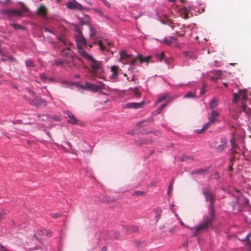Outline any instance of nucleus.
I'll list each match as a JSON object with an SVG mask.
<instances>
[{"label": "nucleus", "instance_id": "obj_1", "mask_svg": "<svg viewBox=\"0 0 251 251\" xmlns=\"http://www.w3.org/2000/svg\"><path fill=\"white\" fill-rule=\"evenodd\" d=\"M79 52L80 54L89 62L92 69L91 72L94 75L97 76L98 73L102 74L104 72L103 62L102 61L95 60L91 55L89 54L83 50H81Z\"/></svg>", "mask_w": 251, "mask_h": 251}, {"label": "nucleus", "instance_id": "obj_2", "mask_svg": "<svg viewBox=\"0 0 251 251\" xmlns=\"http://www.w3.org/2000/svg\"><path fill=\"white\" fill-rule=\"evenodd\" d=\"M120 59L123 63L130 65L129 70H133L135 69L134 65L137 60H139L141 63H148L151 59V57L148 56L144 57L142 55H139L136 57H132L131 55L128 54L125 51H122L120 53Z\"/></svg>", "mask_w": 251, "mask_h": 251}, {"label": "nucleus", "instance_id": "obj_3", "mask_svg": "<svg viewBox=\"0 0 251 251\" xmlns=\"http://www.w3.org/2000/svg\"><path fill=\"white\" fill-rule=\"evenodd\" d=\"M214 217L215 214H211V213H209L208 216H204L202 221L194 227L193 235L197 236L200 233L207 231L210 227L212 226Z\"/></svg>", "mask_w": 251, "mask_h": 251}, {"label": "nucleus", "instance_id": "obj_4", "mask_svg": "<svg viewBox=\"0 0 251 251\" xmlns=\"http://www.w3.org/2000/svg\"><path fill=\"white\" fill-rule=\"evenodd\" d=\"M27 90L29 94L32 96V98L28 97L26 95H24V98L30 104L37 107L39 106H46L47 102L45 100L40 97L36 96L35 93L34 91H32L29 89H27Z\"/></svg>", "mask_w": 251, "mask_h": 251}, {"label": "nucleus", "instance_id": "obj_5", "mask_svg": "<svg viewBox=\"0 0 251 251\" xmlns=\"http://www.w3.org/2000/svg\"><path fill=\"white\" fill-rule=\"evenodd\" d=\"M202 193L205 196L206 201H209V213H211V214H215V211L214 209V205L215 201L214 195L213 194L212 192L210 191L209 189L207 187H205L203 188Z\"/></svg>", "mask_w": 251, "mask_h": 251}, {"label": "nucleus", "instance_id": "obj_6", "mask_svg": "<svg viewBox=\"0 0 251 251\" xmlns=\"http://www.w3.org/2000/svg\"><path fill=\"white\" fill-rule=\"evenodd\" d=\"M65 46V44L64 41V65L65 64L71 68L75 66L74 56L69 48Z\"/></svg>", "mask_w": 251, "mask_h": 251}, {"label": "nucleus", "instance_id": "obj_7", "mask_svg": "<svg viewBox=\"0 0 251 251\" xmlns=\"http://www.w3.org/2000/svg\"><path fill=\"white\" fill-rule=\"evenodd\" d=\"M219 116V114L217 110H212L211 113H210L208 116L209 119L208 122L205 123L201 129H197L196 132L198 133H202L206 130L212 123L216 121Z\"/></svg>", "mask_w": 251, "mask_h": 251}, {"label": "nucleus", "instance_id": "obj_8", "mask_svg": "<svg viewBox=\"0 0 251 251\" xmlns=\"http://www.w3.org/2000/svg\"><path fill=\"white\" fill-rule=\"evenodd\" d=\"M64 118H65L68 123L72 125H78L83 126L84 124L81 121L77 119L74 115L70 111L64 112Z\"/></svg>", "mask_w": 251, "mask_h": 251}, {"label": "nucleus", "instance_id": "obj_9", "mask_svg": "<svg viewBox=\"0 0 251 251\" xmlns=\"http://www.w3.org/2000/svg\"><path fill=\"white\" fill-rule=\"evenodd\" d=\"M0 13L8 17H22L23 15L21 10L15 9H1Z\"/></svg>", "mask_w": 251, "mask_h": 251}, {"label": "nucleus", "instance_id": "obj_10", "mask_svg": "<svg viewBox=\"0 0 251 251\" xmlns=\"http://www.w3.org/2000/svg\"><path fill=\"white\" fill-rule=\"evenodd\" d=\"M247 99L246 91L240 90L238 93L233 94V102L236 103L238 100H240L242 104H245Z\"/></svg>", "mask_w": 251, "mask_h": 251}, {"label": "nucleus", "instance_id": "obj_11", "mask_svg": "<svg viewBox=\"0 0 251 251\" xmlns=\"http://www.w3.org/2000/svg\"><path fill=\"white\" fill-rule=\"evenodd\" d=\"M104 84L102 82H100L99 85H95L90 83L86 82L85 85L82 86L84 89H87L93 92H98L104 88Z\"/></svg>", "mask_w": 251, "mask_h": 251}, {"label": "nucleus", "instance_id": "obj_12", "mask_svg": "<svg viewBox=\"0 0 251 251\" xmlns=\"http://www.w3.org/2000/svg\"><path fill=\"white\" fill-rule=\"evenodd\" d=\"M75 32L76 33L75 34V38L76 41L77 42V43L80 44L82 45L83 46H86V41L84 37L83 36L82 32L80 30V29L78 27L75 28Z\"/></svg>", "mask_w": 251, "mask_h": 251}, {"label": "nucleus", "instance_id": "obj_13", "mask_svg": "<svg viewBox=\"0 0 251 251\" xmlns=\"http://www.w3.org/2000/svg\"><path fill=\"white\" fill-rule=\"evenodd\" d=\"M37 117L39 118H41L42 117H43V119H40L41 121H50L51 120L56 121V122H59L61 120L60 118H59L57 116H47L45 115L44 114H38L37 115Z\"/></svg>", "mask_w": 251, "mask_h": 251}, {"label": "nucleus", "instance_id": "obj_14", "mask_svg": "<svg viewBox=\"0 0 251 251\" xmlns=\"http://www.w3.org/2000/svg\"><path fill=\"white\" fill-rule=\"evenodd\" d=\"M67 7L70 9H83V6L74 0V2L69 1L66 4Z\"/></svg>", "mask_w": 251, "mask_h": 251}, {"label": "nucleus", "instance_id": "obj_15", "mask_svg": "<svg viewBox=\"0 0 251 251\" xmlns=\"http://www.w3.org/2000/svg\"><path fill=\"white\" fill-rule=\"evenodd\" d=\"M192 9L191 6L183 7L180 9V14L182 18L185 19H187L189 18V12Z\"/></svg>", "mask_w": 251, "mask_h": 251}, {"label": "nucleus", "instance_id": "obj_16", "mask_svg": "<svg viewBox=\"0 0 251 251\" xmlns=\"http://www.w3.org/2000/svg\"><path fill=\"white\" fill-rule=\"evenodd\" d=\"M47 10L48 9L46 6L41 5L38 8L36 12L39 16L42 17L43 18H46L47 17Z\"/></svg>", "mask_w": 251, "mask_h": 251}, {"label": "nucleus", "instance_id": "obj_17", "mask_svg": "<svg viewBox=\"0 0 251 251\" xmlns=\"http://www.w3.org/2000/svg\"><path fill=\"white\" fill-rule=\"evenodd\" d=\"M144 104V102H130L125 105V107L127 108L138 109L143 107Z\"/></svg>", "mask_w": 251, "mask_h": 251}, {"label": "nucleus", "instance_id": "obj_18", "mask_svg": "<svg viewBox=\"0 0 251 251\" xmlns=\"http://www.w3.org/2000/svg\"><path fill=\"white\" fill-rule=\"evenodd\" d=\"M110 70L112 74L110 76V78L112 79H117L118 77L119 67L115 65L112 66L111 67Z\"/></svg>", "mask_w": 251, "mask_h": 251}, {"label": "nucleus", "instance_id": "obj_19", "mask_svg": "<svg viewBox=\"0 0 251 251\" xmlns=\"http://www.w3.org/2000/svg\"><path fill=\"white\" fill-rule=\"evenodd\" d=\"M125 232L127 234H130L133 232H137L138 231L139 229L138 227L136 226H123Z\"/></svg>", "mask_w": 251, "mask_h": 251}, {"label": "nucleus", "instance_id": "obj_20", "mask_svg": "<svg viewBox=\"0 0 251 251\" xmlns=\"http://www.w3.org/2000/svg\"><path fill=\"white\" fill-rule=\"evenodd\" d=\"M208 170L207 169H198L194 170L191 173L192 175L195 174H199L201 175H205L207 174Z\"/></svg>", "mask_w": 251, "mask_h": 251}, {"label": "nucleus", "instance_id": "obj_21", "mask_svg": "<svg viewBox=\"0 0 251 251\" xmlns=\"http://www.w3.org/2000/svg\"><path fill=\"white\" fill-rule=\"evenodd\" d=\"M222 144L218 145L216 148V150L218 151H221L224 150L226 147V144L227 143L226 140L223 139H222Z\"/></svg>", "mask_w": 251, "mask_h": 251}, {"label": "nucleus", "instance_id": "obj_22", "mask_svg": "<svg viewBox=\"0 0 251 251\" xmlns=\"http://www.w3.org/2000/svg\"><path fill=\"white\" fill-rule=\"evenodd\" d=\"M183 53L187 59H190L194 60L197 58L195 55L193 54L192 53L189 51H184Z\"/></svg>", "mask_w": 251, "mask_h": 251}, {"label": "nucleus", "instance_id": "obj_23", "mask_svg": "<svg viewBox=\"0 0 251 251\" xmlns=\"http://www.w3.org/2000/svg\"><path fill=\"white\" fill-rule=\"evenodd\" d=\"M40 78L44 80L45 82L50 81V82H54V79L52 77H48L46 76L44 74H41L40 75Z\"/></svg>", "mask_w": 251, "mask_h": 251}, {"label": "nucleus", "instance_id": "obj_24", "mask_svg": "<svg viewBox=\"0 0 251 251\" xmlns=\"http://www.w3.org/2000/svg\"><path fill=\"white\" fill-rule=\"evenodd\" d=\"M218 105V100L216 99H213L209 103V106L210 109L213 110L214 108H215Z\"/></svg>", "mask_w": 251, "mask_h": 251}, {"label": "nucleus", "instance_id": "obj_25", "mask_svg": "<svg viewBox=\"0 0 251 251\" xmlns=\"http://www.w3.org/2000/svg\"><path fill=\"white\" fill-rule=\"evenodd\" d=\"M154 212L155 213V218L156 222H157L161 218L162 210L161 209L157 208L154 210Z\"/></svg>", "mask_w": 251, "mask_h": 251}, {"label": "nucleus", "instance_id": "obj_26", "mask_svg": "<svg viewBox=\"0 0 251 251\" xmlns=\"http://www.w3.org/2000/svg\"><path fill=\"white\" fill-rule=\"evenodd\" d=\"M168 97H169V95L168 94L160 95L159 96V98L158 99V100H157L156 103L157 104V103H159L164 101Z\"/></svg>", "mask_w": 251, "mask_h": 251}, {"label": "nucleus", "instance_id": "obj_27", "mask_svg": "<svg viewBox=\"0 0 251 251\" xmlns=\"http://www.w3.org/2000/svg\"><path fill=\"white\" fill-rule=\"evenodd\" d=\"M241 108L243 112H244L245 113H246L247 115H249L251 113V110L248 108L246 105L245 104H243L241 105Z\"/></svg>", "mask_w": 251, "mask_h": 251}, {"label": "nucleus", "instance_id": "obj_28", "mask_svg": "<svg viewBox=\"0 0 251 251\" xmlns=\"http://www.w3.org/2000/svg\"><path fill=\"white\" fill-rule=\"evenodd\" d=\"M10 25L15 29L24 30L25 28L23 26L15 23H10Z\"/></svg>", "mask_w": 251, "mask_h": 251}, {"label": "nucleus", "instance_id": "obj_29", "mask_svg": "<svg viewBox=\"0 0 251 251\" xmlns=\"http://www.w3.org/2000/svg\"><path fill=\"white\" fill-rule=\"evenodd\" d=\"M190 160H193V157L191 156L182 155L180 157V160L181 161H187Z\"/></svg>", "mask_w": 251, "mask_h": 251}, {"label": "nucleus", "instance_id": "obj_30", "mask_svg": "<svg viewBox=\"0 0 251 251\" xmlns=\"http://www.w3.org/2000/svg\"><path fill=\"white\" fill-rule=\"evenodd\" d=\"M214 75H216L215 79H218L221 77L222 75V72L220 70H216L214 72Z\"/></svg>", "mask_w": 251, "mask_h": 251}, {"label": "nucleus", "instance_id": "obj_31", "mask_svg": "<svg viewBox=\"0 0 251 251\" xmlns=\"http://www.w3.org/2000/svg\"><path fill=\"white\" fill-rule=\"evenodd\" d=\"M6 215L4 210L2 208H0V221L3 219Z\"/></svg>", "mask_w": 251, "mask_h": 251}, {"label": "nucleus", "instance_id": "obj_32", "mask_svg": "<svg viewBox=\"0 0 251 251\" xmlns=\"http://www.w3.org/2000/svg\"><path fill=\"white\" fill-rule=\"evenodd\" d=\"M97 44L99 45L101 50L103 51L106 49V47L103 45L101 41H98Z\"/></svg>", "mask_w": 251, "mask_h": 251}, {"label": "nucleus", "instance_id": "obj_33", "mask_svg": "<svg viewBox=\"0 0 251 251\" xmlns=\"http://www.w3.org/2000/svg\"><path fill=\"white\" fill-rule=\"evenodd\" d=\"M167 105L166 103L161 104L156 110V112L158 114H160L163 109L165 108V107Z\"/></svg>", "mask_w": 251, "mask_h": 251}, {"label": "nucleus", "instance_id": "obj_34", "mask_svg": "<svg viewBox=\"0 0 251 251\" xmlns=\"http://www.w3.org/2000/svg\"><path fill=\"white\" fill-rule=\"evenodd\" d=\"M25 65L27 67H34L33 62L31 60H27L25 61Z\"/></svg>", "mask_w": 251, "mask_h": 251}, {"label": "nucleus", "instance_id": "obj_35", "mask_svg": "<svg viewBox=\"0 0 251 251\" xmlns=\"http://www.w3.org/2000/svg\"><path fill=\"white\" fill-rule=\"evenodd\" d=\"M53 63L56 66H62L63 65V62L61 60L55 59L53 60Z\"/></svg>", "mask_w": 251, "mask_h": 251}, {"label": "nucleus", "instance_id": "obj_36", "mask_svg": "<svg viewBox=\"0 0 251 251\" xmlns=\"http://www.w3.org/2000/svg\"><path fill=\"white\" fill-rule=\"evenodd\" d=\"M133 92L134 93V94L136 97H139L141 96V93L139 92L137 88H134L133 90Z\"/></svg>", "mask_w": 251, "mask_h": 251}, {"label": "nucleus", "instance_id": "obj_37", "mask_svg": "<svg viewBox=\"0 0 251 251\" xmlns=\"http://www.w3.org/2000/svg\"><path fill=\"white\" fill-rule=\"evenodd\" d=\"M90 31H91L90 37H91V38H92L95 36L96 31L95 29L93 28L92 27H90Z\"/></svg>", "mask_w": 251, "mask_h": 251}, {"label": "nucleus", "instance_id": "obj_38", "mask_svg": "<svg viewBox=\"0 0 251 251\" xmlns=\"http://www.w3.org/2000/svg\"><path fill=\"white\" fill-rule=\"evenodd\" d=\"M185 98H194L195 97V94L191 92H190L186 94L185 96Z\"/></svg>", "mask_w": 251, "mask_h": 251}, {"label": "nucleus", "instance_id": "obj_39", "mask_svg": "<svg viewBox=\"0 0 251 251\" xmlns=\"http://www.w3.org/2000/svg\"><path fill=\"white\" fill-rule=\"evenodd\" d=\"M47 232L46 229H40V230H38L37 231V233L39 235H45V232Z\"/></svg>", "mask_w": 251, "mask_h": 251}, {"label": "nucleus", "instance_id": "obj_40", "mask_svg": "<svg viewBox=\"0 0 251 251\" xmlns=\"http://www.w3.org/2000/svg\"><path fill=\"white\" fill-rule=\"evenodd\" d=\"M144 194V192L137 191L133 193V195L136 196H142Z\"/></svg>", "mask_w": 251, "mask_h": 251}, {"label": "nucleus", "instance_id": "obj_41", "mask_svg": "<svg viewBox=\"0 0 251 251\" xmlns=\"http://www.w3.org/2000/svg\"><path fill=\"white\" fill-rule=\"evenodd\" d=\"M173 183H174V182L172 181V182H171V183H170V184L169 185V190H168V194H170L171 193V191L173 190Z\"/></svg>", "mask_w": 251, "mask_h": 251}, {"label": "nucleus", "instance_id": "obj_42", "mask_svg": "<svg viewBox=\"0 0 251 251\" xmlns=\"http://www.w3.org/2000/svg\"><path fill=\"white\" fill-rule=\"evenodd\" d=\"M163 42L167 45H171L172 43V41H171L169 39H165Z\"/></svg>", "mask_w": 251, "mask_h": 251}, {"label": "nucleus", "instance_id": "obj_43", "mask_svg": "<svg viewBox=\"0 0 251 251\" xmlns=\"http://www.w3.org/2000/svg\"><path fill=\"white\" fill-rule=\"evenodd\" d=\"M164 57V53L163 52H162L160 54L157 55L158 59L160 60H161Z\"/></svg>", "mask_w": 251, "mask_h": 251}, {"label": "nucleus", "instance_id": "obj_44", "mask_svg": "<svg viewBox=\"0 0 251 251\" xmlns=\"http://www.w3.org/2000/svg\"><path fill=\"white\" fill-rule=\"evenodd\" d=\"M102 1L107 7H110V3L108 1L106 0H102Z\"/></svg>", "mask_w": 251, "mask_h": 251}, {"label": "nucleus", "instance_id": "obj_45", "mask_svg": "<svg viewBox=\"0 0 251 251\" xmlns=\"http://www.w3.org/2000/svg\"><path fill=\"white\" fill-rule=\"evenodd\" d=\"M0 251H8V250L2 245L0 244Z\"/></svg>", "mask_w": 251, "mask_h": 251}, {"label": "nucleus", "instance_id": "obj_46", "mask_svg": "<svg viewBox=\"0 0 251 251\" xmlns=\"http://www.w3.org/2000/svg\"><path fill=\"white\" fill-rule=\"evenodd\" d=\"M51 216L54 218H56L61 216V215L60 214H58V213H54L51 215Z\"/></svg>", "mask_w": 251, "mask_h": 251}, {"label": "nucleus", "instance_id": "obj_47", "mask_svg": "<svg viewBox=\"0 0 251 251\" xmlns=\"http://www.w3.org/2000/svg\"><path fill=\"white\" fill-rule=\"evenodd\" d=\"M235 141V140H234V138L232 137L231 138V139L230 140V142L233 148H234L235 147V145H234V142Z\"/></svg>", "mask_w": 251, "mask_h": 251}, {"label": "nucleus", "instance_id": "obj_48", "mask_svg": "<svg viewBox=\"0 0 251 251\" xmlns=\"http://www.w3.org/2000/svg\"><path fill=\"white\" fill-rule=\"evenodd\" d=\"M206 92V90H205V87L203 86L201 90V95H203Z\"/></svg>", "mask_w": 251, "mask_h": 251}, {"label": "nucleus", "instance_id": "obj_49", "mask_svg": "<svg viewBox=\"0 0 251 251\" xmlns=\"http://www.w3.org/2000/svg\"><path fill=\"white\" fill-rule=\"evenodd\" d=\"M169 39H170V40L172 41V43L176 41V39L173 36H170Z\"/></svg>", "mask_w": 251, "mask_h": 251}, {"label": "nucleus", "instance_id": "obj_50", "mask_svg": "<svg viewBox=\"0 0 251 251\" xmlns=\"http://www.w3.org/2000/svg\"><path fill=\"white\" fill-rule=\"evenodd\" d=\"M7 59L10 60L11 62H13L15 60V58L12 56H7Z\"/></svg>", "mask_w": 251, "mask_h": 251}, {"label": "nucleus", "instance_id": "obj_51", "mask_svg": "<svg viewBox=\"0 0 251 251\" xmlns=\"http://www.w3.org/2000/svg\"><path fill=\"white\" fill-rule=\"evenodd\" d=\"M45 235L50 237L51 236V231L49 230H47V232H45Z\"/></svg>", "mask_w": 251, "mask_h": 251}, {"label": "nucleus", "instance_id": "obj_52", "mask_svg": "<svg viewBox=\"0 0 251 251\" xmlns=\"http://www.w3.org/2000/svg\"><path fill=\"white\" fill-rule=\"evenodd\" d=\"M1 60L2 61H5L7 60V56H6V55H4L2 58H1Z\"/></svg>", "mask_w": 251, "mask_h": 251}, {"label": "nucleus", "instance_id": "obj_53", "mask_svg": "<svg viewBox=\"0 0 251 251\" xmlns=\"http://www.w3.org/2000/svg\"><path fill=\"white\" fill-rule=\"evenodd\" d=\"M44 29H45V31L46 32H48L52 33V31L50 29H49L48 28L46 27V28H45Z\"/></svg>", "mask_w": 251, "mask_h": 251}, {"label": "nucleus", "instance_id": "obj_54", "mask_svg": "<svg viewBox=\"0 0 251 251\" xmlns=\"http://www.w3.org/2000/svg\"><path fill=\"white\" fill-rule=\"evenodd\" d=\"M53 47H54V48H58V44H56V43H53Z\"/></svg>", "mask_w": 251, "mask_h": 251}, {"label": "nucleus", "instance_id": "obj_55", "mask_svg": "<svg viewBox=\"0 0 251 251\" xmlns=\"http://www.w3.org/2000/svg\"><path fill=\"white\" fill-rule=\"evenodd\" d=\"M169 231L170 232H171V233H173L174 232V228H170V229H169Z\"/></svg>", "mask_w": 251, "mask_h": 251}, {"label": "nucleus", "instance_id": "obj_56", "mask_svg": "<svg viewBox=\"0 0 251 251\" xmlns=\"http://www.w3.org/2000/svg\"><path fill=\"white\" fill-rule=\"evenodd\" d=\"M33 237L34 238H35L37 240H38V241H40V239H39L37 237V236H36V234H34V235H33Z\"/></svg>", "mask_w": 251, "mask_h": 251}, {"label": "nucleus", "instance_id": "obj_57", "mask_svg": "<svg viewBox=\"0 0 251 251\" xmlns=\"http://www.w3.org/2000/svg\"><path fill=\"white\" fill-rule=\"evenodd\" d=\"M106 251V247L104 246L102 248V251Z\"/></svg>", "mask_w": 251, "mask_h": 251}, {"label": "nucleus", "instance_id": "obj_58", "mask_svg": "<svg viewBox=\"0 0 251 251\" xmlns=\"http://www.w3.org/2000/svg\"><path fill=\"white\" fill-rule=\"evenodd\" d=\"M165 227V225H163L159 227L160 229H162Z\"/></svg>", "mask_w": 251, "mask_h": 251}, {"label": "nucleus", "instance_id": "obj_59", "mask_svg": "<svg viewBox=\"0 0 251 251\" xmlns=\"http://www.w3.org/2000/svg\"><path fill=\"white\" fill-rule=\"evenodd\" d=\"M66 144L70 148H71V144L69 142H67Z\"/></svg>", "mask_w": 251, "mask_h": 251}, {"label": "nucleus", "instance_id": "obj_60", "mask_svg": "<svg viewBox=\"0 0 251 251\" xmlns=\"http://www.w3.org/2000/svg\"><path fill=\"white\" fill-rule=\"evenodd\" d=\"M144 122H145V121H142V122H139V123L137 124V126H139V125H141V124L143 123Z\"/></svg>", "mask_w": 251, "mask_h": 251}, {"label": "nucleus", "instance_id": "obj_61", "mask_svg": "<svg viewBox=\"0 0 251 251\" xmlns=\"http://www.w3.org/2000/svg\"><path fill=\"white\" fill-rule=\"evenodd\" d=\"M99 14L101 16H103L104 17V15L102 13V12L101 11H99Z\"/></svg>", "mask_w": 251, "mask_h": 251}, {"label": "nucleus", "instance_id": "obj_62", "mask_svg": "<svg viewBox=\"0 0 251 251\" xmlns=\"http://www.w3.org/2000/svg\"><path fill=\"white\" fill-rule=\"evenodd\" d=\"M144 143H145V144H147V143H148V141H143V142L141 143V144H144Z\"/></svg>", "mask_w": 251, "mask_h": 251}, {"label": "nucleus", "instance_id": "obj_63", "mask_svg": "<svg viewBox=\"0 0 251 251\" xmlns=\"http://www.w3.org/2000/svg\"><path fill=\"white\" fill-rule=\"evenodd\" d=\"M104 17L107 20H109V18L107 16H104Z\"/></svg>", "mask_w": 251, "mask_h": 251}, {"label": "nucleus", "instance_id": "obj_64", "mask_svg": "<svg viewBox=\"0 0 251 251\" xmlns=\"http://www.w3.org/2000/svg\"><path fill=\"white\" fill-rule=\"evenodd\" d=\"M24 11L26 12L27 10V9L26 7H24L23 8Z\"/></svg>", "mask_w": 251, "mask_h": 251}]
</instances>
